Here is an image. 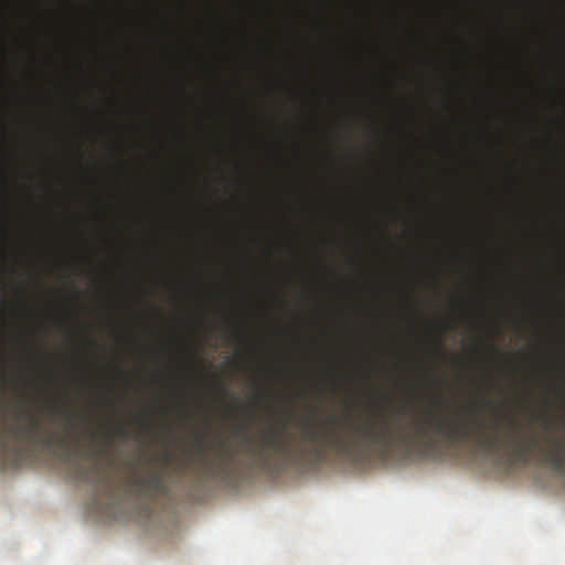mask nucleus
<instances>
[{
    "mask_svg": "<svg viewBox=\"0 0 565 565\" xmlns=\"http://www.w3.org/2000/svg\"><path fill=\"white\" fill-rule=\"evenodd\" d=\"M502 417V413H499L497 419L487 427L481 415L463 413L459 419H452L438 416L430 409H424L408 420L403 417L388 420L385 417L367 416L361 420L344 419L340 423L338 417L329 416L321 426L316 423L302 424L299 459L321 462L330 451L342 456H359L372 450L388 454L397 447L434 450L440 443L460 446L472 440L488 451L510 448L520 461H526L529 454L539 448L540 438L537 435L521 437L514 416L508 417L510 430L503 434L500 429Z\"/></svg>",
    "mask_w": 565,
    "mask_h": 565,
    "instance_id": "1",
    "label": "nucleus"
},
{
    "mask_svg": "<svg viewBox=\"0 0 565 565\" xmlns=\"http://www.w3.org/2000/svg\"><path fill=\"white\" fill-rule=\"evenodd\" d=\"M154 457L130 463L129 473L125 479V489L135 499L152 500L168 491V469L153 466Z\"/></svg>",
    "mask_w": 565,
    "mask_h": 565,
    "instance_id": "2",
    "label": "nucleus"
},
{
    "mask_svg": "<svg viewBox=\"0 0 565 565\" xmlns=\"http://www.w3.org/2000/svg\"><path fill=\"white\" fill-rule=\"evenodd\" d=\"M15 418L17 422L11 424L9 431L17 439L40 444L46 447L54 446V444L67 443V435H54V431L43 426L38 415H31V413L20 409L15 413Z\"/></svg>",
    "mask_w": 565,
    "mask_h": 565,
    "instance_id": "3",
    "label": "nucleus"
},
{
    "mask_svg": "<svg viewBox=\"0 0 565 565\" xmlns=\"http://www.w3.org/2000/svg\"><path fill=\"white\" fill-rule=\"evenodd\" d=\"M84 437L88 443V455L96 459L109 454L117 439L131 438V431L118 423L113 426H102L98 431H86Z\"/></svg>",
    "mask_w": 565,
    "mask_h": 565,
    "instance_id": "4",
    "label": "nucleus"
},
{
    "mask_svg": "<svg viewBox=\"0 0 565 565\" xmlns=\"http://www.w3.org/2000/svg\"><path fill=\"white\" fill-rule=\"evenodd\" d=\"M64 461L67 463L74 480L90 482L92 484H100V482L106 481L105 471L96 461L88 463V461L82 460L73 454H67Z\"/></svg>",
    "mask_w": 565,
    "mask_h": 565,
    "instance_id": "5",
    "label": "nucleus"
},
{
    "mask_svg": "<svg viewBox=\"0 0 565 565\" xmlns=\"http://www.w3.org/2000/svg\"><path fill=\"white\" fill-rule=\"evenodd\" d=\"M547 443L550 447L544 452L546 461L555 470H565V439L551 437Z\"/></svg>",
    "mask_w": 565,
    "mask_h": 565,
    "instance_id": "6",
    "label": "nucleus"
},
{
    "mask_svg": "<svg viewBox=\"0 0 565 565\" xmlns=\"http://www.w3.org/2000/svg\"><path fill=\"white\" fill-rule=\"evenodd\" d=\"M63 417L65 419L64 429L60 433V435H67V441L64 443L65 446H70L73 437L76 435V438H78V423L75 418V415L73 412H70V409H63ZM64 445H61L64 447Z\"/></svg>",
    "mask_w": 565,
    "mask_h": 565,
    "instance_id": "7",
    "label": "nucleus"
},
{
    "mask_svg": "<svg viewBox=\"0 0 565 565\" xmlns=\"http://www.w3.org/2000/svg\"><path fill=\"white\" fill-rule=\"evenodd\" d=\"M171 461V454H166L164 456V462L168 465V462Z\"/></svg>",
    "mask_w": 565,
    "mask_h": 565,
    "instance_id": "8",
    "label": "nucleus"
},
{
    "mask_svg": "<svg viewBox=\"0 0 565 565\" xmlns=\"http://www.w3.org/2000/svg\"><path fill=\"white\" fill-rule=\"evenodd\" d=\"M218 390H220L221 392H223V394H225V392H226V390L224 388V386H221Z\"/></svg>",
    "mask_w": 565,
    "mask_h": 565,
    "instance_id": "9",
    "label": "nucleus"
},
{
    "mask_svg": "<svg viewBox=\"0 0 565 565\" xmlns=\"http://www.w3.org/2000/svg\"><path fill=\"white\" fill-rule=\"evenodd\" d=\"M544 423H545V427H550V423L547 419H544Z\"/></svg>",
    "mask_w": 565,
    "mask_h": 565,
    "instance_id": "10",
    "label": "nucleus"
}]
</instances>
